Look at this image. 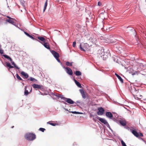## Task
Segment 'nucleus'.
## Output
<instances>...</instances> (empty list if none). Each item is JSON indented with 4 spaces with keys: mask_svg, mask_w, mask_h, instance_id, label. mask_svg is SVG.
Returning <instances> with one entry per match:
<instances>
[{
    "mask_svg": "<svg viewBox=\"0 0 146 146\" xmlns=\"http://www.w3.org/2000/svg\"><path fill=\"white\" fill-rule=\"evenodd\" d=\"M26 139L29 141H33L36 139V136L35 134L29 133H27L25 135Z\"/></svg>",
    "mask_w": 146,
    "mask_h": 146,
    "instance_id": "obj_1",
    "label": "nucleus"
},
{
    "mask_svg": "<svg viewBox=\"0 0 146 146\" xmlns=\"http://www.w3.org/2000/svg\"><path fill=\"white\" fill-rule=\"evenodd\" d=\"M80 48L81 50L84 51H89L90 50L89 45L86 43L80 44Z\"/></svg>",
    "mask_w": 146,
    "mask_h": 146,
    "instance_id": "obj_2",
    "label": "nucleus"
},
{
    "mask_svg": "<svg viewBox=\"0 0 146 146\" xmlns=\"http://www.w3.org/2000/svg\"><path fill=\"white\" fill-rule=\"evenodd\" d=\"M62 98L69 104H72L74 103V102L70 98H67L64 97H62Z\"/></svg>",
    "mask_w": 146,
    "mask_h": 146,
    "instance_id": "obj_3",
    "label": "nucleus"
},
{
    "mask_svg": "<svg viewBox=\"0 0 146 146\" xmlns=\"http://www.w3.org/2000/svg\"><path fill=\"white\" fill-rule=\"evenodd\" d=\"M64 68L66 69V73L70 75H72L73 72L72 70L69 67H64Z\"/></svg>",
    "mask_w": 146,
    "mask_h": 146,
    "instance_id": "obj_4",
    "label": "nucleus"
},
{
    "mask_svg": "<svg viewBox=\"0 0 146 146\" xmlns=\"http://www.w3.org/2000/svg\"><path fill=\"white\" fill-rule=\"evenodd\" d=\"M98 111L97 112V114L99 115H102L104 114V110L102 107H100L98 108Z\"/></svg>",
    "mask_w": 146,
    "mask_h": 146,
    "instance_id": "obj_5",
    "label": "nucleus"
},
{
    "mask_svg": "<svg viewBox=\"0 0 146 146\" xmlns=\"http://www.w3.org/2000/svg\"><path fill=\"white\" fill-rule=\"evenodd\" d=\"M50 52L55 58H58L59 57V54L58 52L53 50H50Z\"/></svg>",
    "mask_w": 146,
    "mask_h": 146,
    "instance_id": "obj_6",
    "label": "nucleus"
},
{
    "mask_svg": "<svg viewBox=\"0 0 146 146\" xmlns=\"http://www.w3.org/2000/svg\"><path fill=\"white\" fill-rule=\"evenodd\" d=\"M28 88L29 89L31 88V90L29 92L28 91V90H27V87L26 86L25 87V90L24 92V94L26 96H27L29 94L30 92H31L32 90V88L30 86L28 87Z\"/></svg>",
    "mask_w": 146,
    "mask_h": 146,
    "instance_id": "obj_7",
    "label": "nucleus"
},
{
    "mask_svg": "<svg viewBox=\"0 0 146 146\" xmlns=\"http://www.w3.org/2000/svg\"><path fill=\"white\" fill-rule=\"evenodd\" d=\"M33 88L35 89H41L42 88V86L41 85H38L36 84H34L32 85Z\"/></svg>",
    "mask_w": 146,
    "mask_h": 146,
    "instance_id": "obj_8",
    "label": "nucleus"
},
{
    "mask_svg": "<svg viewBox=\"0 0 146 146\" xmlns=\"http://www.w3.org/2000/svg\"><path fill=\"white\" fill-rule=\"evenodd\" d=\"M130 131L136 137H138L139 136V133L135 130L131 129Z\"/></svg>",
    "mask_w": 146,
    "mask_h": 146,
    "instance_id": "obj_9",
    "label": "nucleus"
},
{
    "mask_svg": "<svg viewBox=\"0 0 146 146\" xmlns=\"http://www.w3.org/2000/svg\"><path fill=\"white\" fill-rule=\"evenodd\" d=\"M121 125L123 126H125L127 124L126 121L125 119H121L119 121Z\"/></svg>",
    "mask_w": 146,
    "mask_h": 146,
    "instance_id": "obj_10",
    "label": "nucleus"
},
{
    "mask_svg": "<svg viewBox=\"0 0 146 146\" xmlns=\"http://www.w3.org/2000/svg\"><path fill=\"white\" fill-rule=\"evenodd\" d=\"M106 115L108 118L110 119H112L113 117V115L110 112H106Z\"/></svg>",
    "mask_w": 146,
    "mask_h": 146,
    "instance_id": "obj_11",
    "label": "nucleus"
},
{
    "mask_svg": "<svg viewBox=\"0 0 146 146\" xmlns=\"http://www.w3.org/2000/svg\"><path fill=\"white\" fill-rule=\"evenodd\" d=\"M99 120L102 123H104V124H108L107 121L104 119L102 118H99Z\"/></svg>",
    "mask_w": 146,
    "mask_h": 146,
    "instance_id": "obj_12",
    "label": "nucleus"
},
{
    "mask_svg": "<svg viewBox=\"0 0 146 146\" xmlns=\"http://www.w3.org/2000/svg\"><path fill=\"white\" fill-rule=\"evenodd\" d=\"M80 91L81 94L83 98L84 99H85L86 98V96L84 90L82 89H80Z\"/></svg>",
    "mask_w": 146,
    "mask_h": 146,
    "instance_id": "obj_13",
    "label": "nucleus"
},
{
    "mask_svg": "<svg viewBox=\"0 0 146 146\" xmlns=\"http://www.w3.org/2000/svg\"><path fill=\"white\" fill-rule=\"evenodd\" d=\"M44 43L42 44L47 49H50V47L49 43L47 42H45Z\"/></svg>",
    "mask_w": 146,
    "mask_h": 146,
    "instance_id": "obj_14",
    "label": "nucleus"
},
{
    "mask_svg": "<svg viewBox=\"0 0 146 146\" xmlns=\"http://www.w3.org/2000/svg\"><path fill=\"white\" fill-rule=\"evenodd\" d=\"M21 74V75L24 76L26 78H27L29 77L28 74L23 71L22 72Z\"/></svg>",
    "mask_w": 146,
    "mask_h": 146,
    "instance_id": "obj_15",
    "label": "nucleus"
},
{
    "mask_svg": "<svg viewBox=\"0 0 146 146\" xmlns=\"http://www.w3.org/2000/svg\"><path fill=\"white\" fill-rule=\"evenodd\" d=\"M13 19H7L6 20V21L11 24L14 25V22L13 21Z\"/></svg>",
    "mask_w": 146,
    "mask_h": 146,
    "instance_id": "obj_16",
    "label": "nucleus"
},
{
    "mask_svg": "<svg viewBox=\"0 0 146 146\" xmlns=\"http://www.w3.org/2000/svg\"><path fill=\"white\" fill-rule=\"evenodd\" d=\"M115 75L117 76V77L118 78V79L121 82V83H123V79L121 78L117 74L115 73Z\"/></svg>",
    "mask_w": 146,
    "mask_h": 146,
    "instance_id": "obj_17",
    "label": "nucleus"
},
{
    "mask_svg": "<svg viewBox=\"0 0 146 146\" xmlns=\"http://www.w3.org/2000/svg\"><path fill=\"white\" fill-rule=\"evenodd\" d=\"M74 80L77 86L81 88L82 86L75 79H74Z\"/></svg>",
    "mask_w": 146,
    "mask_h": 146,
    "instance_id": "obj_18",
    "label": "nucleus"
},
{
    "mask_svg": "<svg viewBox=\"0 0 146 146\" xmlns=\"http://www.w3.org/2000/svg\"><path fill=\"white\" fill-rule=\"evenodd\" d=\"M37 38L38 39L42 41L43 42H45V39L43 37L38 36Z\"/></svg>",
    "mask_w": 146,
    "mask_h": 146,
    "instance_id": "obj_19",
    "label": "nucleus"
},
{
    "mask_svg": "<svg viewBox=\"0 0 146 146\" xmlns=\"http://www.w3.org/2000/svg\"><path fill=\"white\" fill-rule=\"evenodd\" d=\"M6 66L7 67H9V68H13L14 67L12 66L9 62H6Z\"/></svg>",
    "mask_w": 146,
    "mask_h": 146,
    "instance_id": "obj_20",
    "label": "nucleus"
},
{
    "mask_svg": "<svg viewBox=\"0 0 146 146\" xmlns=\"http://www.w3.org/2000/svg\"><path fill=\"white\" fill-rule=\"evenodd\" d=\"M99 118H100L98 116L96 115H94V116L93 117V119L95 122H96V119H99Z\"/></svg>",
    "mask_w": 146,
    "mask_h": 146,
    "instance_id": "obj_21",
    "label": "nucleus"
},
{
    "mask_svg": "<svg viewBox=\"0 0 146 146\" xmlns=\"http://www.w3.org/2000/svg\"><path fill=\"white\" fill-rule=\"evenodd\" d=\"M47 1L48 0H46V1L45 3L44 6V8L43 9V12H44L45 11L46 8V7L47 5Z\"/></svg>",
    "mask_w": 146,
    "mask_h": 146,
    "instance_id": "obj_22",
    "label": "nucleus"
},
{
    "mask_svg": "<svg viewBox=\"0 0 146 146\" xmlns=\"http://www.w3.org/2000/svg\"><path fill=\"white\" fill-rule=\"evenodd\" d=\"M11 61V62L12 64L13 65L14 67L18 69H19V68L17 66H16V64H15V63H14V62L13 61H12H12Z\"/></svg>",
    "mask_w": 146,
    "mask_h": 146,
    "instance_id": "obj_23",
    "label": "nucleus"
},
{
    "mask_svg": "<svg viewBox=\"0 0 146 146\" xmlns=\"http://www.w3.org/2000/svg\"><path fill=\"white\" fill-rule=\"evenodd\" d=\"M3 56L5 58H7L10 61H12V59L8 55H3Z\"/></svg>",
    "mask_w": 146,
    "mask_h": 146,
    "instance_id": "obj_24",
    "label": "nucleus"
},
{
    "mask_svg": "<svg viewBox=\"0 0 146 146\" xmlns=\"http://www.w3.org/2000/svg\"><path fill=\"white\" fill-rule=\"evenodd\" d=\"M75 74L77 76H79L81 75V73L80 71H76L75 72Z\"/></svg>",
    "mask_w": 146,
    "mask_h": 146,
    "instance_id": "obj_25",
    "label": "nucleus"
},
{
    "mask_svg": "<svg viewBox=\"0 0 146 146\" xmlns=\"http://www.w3.org/2000/svg\"><path fill=\"white\" fill-rule=\"evenodd\" d=\"M66 64L67 66H72V63L67 61L66 62Z\"/></svg>",
    "mask_w": 146,
    "mask_h": 146,
    "instance_id": "obj_26",
    "label": "nucleus"
},
{
    "mask_svg": "<svg viewBox=\"0 0 146 146\" xmlns=\"http://www.w3.org/2000/svg\"><path fill=\"white\" fill-rule=\"evenodd\" d=\"M47 123L53 126H55L56 125H57V124L52 123L50 121H49Z\"/></svg>",
    "mask_w": 146,
    "mask_h": 146,
    "instance_id": "obj_27",
    "label": "nucleus"
},
{
    "mask_svg": "<svg viewBox=\"0 0 146 146\" xmlns=\"http://www.w3.org/2000/svg\"><path fill=\"white\" fill-rule=\"evenodd\" d=\"M28 80H30V81H36V80L34 78L31 77L30 78L28 79Z\"/></svg>",
    "mask_w": 146,
    "mask_h": 146,
    "instance_id": "obj_28",
    "label": "nucleus"
},
{
    "mask_svg": "<svg viewBox=\"0 0 146 146\" xmlns=\"http://www.w3.org/2000/svg\"><path fill=\"white\" fill-rule=\"evenodd\" d=\"M16 77L18 80H23V79L20 77L18 74H16Z\"/></svg>",
    "mask_w": 146,
    "mask_h": 146,
    "instance_id": "obj_29",
    "label": "nucleus"
},
{
    "mask_svg": "<svg viewBox=\"0 0 146 146\" xmlns=\"http://www.w3.org/2000/svg\"><path fill=\"white\" fill-rule=\"evenodd\" d=\"M97 41V40L95 38H93L92 39V42L93 43L96 44Z\"/></svg>",
    "mask_w": 146,
    "mask_h": 146,
    "instance_id": "obj_30",
    "label": "nucleus"
},
{
    "mask_svg": "<svg viewBox=\"0 0 146 146\" xmlns=\"http://www.w3.org/2000/svg\"><path fill=\"white\" fill-rule=\"evenodd\" d=\"M121 143L122 146H127L126 144L123 140L121 141Z\"/></svg>",
    "mask_w": 146,
    "mask_h": 146,
    "instance_id": "obj_31",
    "label": "nucleus"
},
{
    "mask_svg": "<svg viewBox=\"0 0 146 146\" xmlns=\"http://www.w3.org/2000/svg\"><path fill=\"white\" fill-rule=\"evenodd\" d=\"M39 130L40 131H41L42 132H44V131L45 130V129L44 128H40L39 129Z\"/></svg>",
    "mask_w": 146,
    "mask_h": 146,
    "instance_id": "obj_32",
    "label": "nucleus"
},
{
    "mask_svg": "<svg viewBox=\"0 0 146 146\" xmlns=\"http://www.w3.org/2000/svg\"><path fill=\"white\" fill-rule=\"evenodd\" d=\"M0 53L1 54H3L4 53V51L1 48H0Z\"/></svg>",
    "mask_w": 146,
    "mask_h": 146,
    "instance_id": "obj_33",
    "label": "nucleus"
},
{
    "mask_svg": "<svg viewBox=\"0 0 146 146\" xmlns=\"http://www.w3.org/2000/svg\"><path fill=\"white\" fill-rule=\"evenodd\" d=\"M71 113H73L74 114H80V113L78 112H76V111H71Z\"/></svg>",
    "mask_w": 146,
    "mask_h": 146,
    "instance_id": "obj_34",
    "label": "nucleus"
},
{
    "mask_svg": "<svg viewBox=\"0 0 146 146\" xmlns=\"http://www.w3.org/2000/svg\"><path fill=\"white\" fill-rule=\"evenodd\" d=\"M76 44V42L75 41L73 42V44H72L73 46V47H75Z\"/></svg>",
    "mask_w": 146,
    "mask_h": 146,
    "instance_id": "obj_35",
    "label": "nucleus"
},
{
    "mask_svg": "<svg viewBox=\"0 0 146 146\" xmlns=\"http://www.w3.org/2000/svg\"><path fill=\"white\" fill-rule=\"evenodd\" d=\"M24 33L26 35H27L28 37H29L30 35L29 34H28V33L26 32H24Z\"/></svg>",
    "mask_w": 146,
    "mask_h": 146,
    "instance_id": "obj_36",
    "label": "nucleus"
},
{
    "mask_svg": "<svg viewBox=\"0 0 146 146\" xmlns=\"http://www.w3.org/2000/svg\"><path fill=\"white\" fill-rule=\"evenodd\" d=\"M139 136L141 137H142L143 136V135L142 133H139Z\"/></svg>",
    "mask_w": 146,
    "mask_h": 146,
    "instance_id": "obj_37",
    "label": "nucleus"
},
{
    "mask_svg": "<svg viewBox=\"0 0 146 146\" xmlns=\"http://www.w3.org/2000/svg\"><path fill=\"white\" fill-rule=\"evenodd\" d=\"M98 5L100 6L102 5V3L100 1H99L98 3Z\"/></svg>",
    "mask_w": 146,
    "mask_h": 146,
    "instance_id": "obj_38",
    "label": "nucleus"
},
{
    "mask_svg": "<svg viewBox=\"0 0 146 146\" xmlns=\"http://www.w3.org/2000/svg\"><path fill=\"white\" fill-rule=\"evenodd\" d=\"M30 38H32V39H34V37L31 35H30V36H29Z\"/></svg>",
    "mask_w": 146,
    "mask_h": 146,
    "instance_id": "obj_39",
    "label": "nucleus"
},
{
    "mask_svg": "<svg viewBox=\"0 0 146 146\" xmlns=\"http://www.w3.org/2000/svg\"><path fill=\"white\" fill-rule=\"evenodd\" d=\"M56 59L59 62H60V61L59 59V58H56Z\"/></svg>",
    "mask_w": 146,
    "mask_h": 146,
    "instance_id": "obj_40",
    "label": "nucleus"
},
{
    "mask_svg": "<svg viewBox=\"0 0 146 146\" xmlns=\"http://www.w3.org/2000/svg\"><path fill=\"white\" fill-rule=\"evenodd\" d=\"M94 116V115H92V114H90V117H93V116Z\"/></svg>",
    "mask_w": 146,
    "mask_h": 146,
    "instance_id": "obj_41",
    "label": "nucleus"
},
{
    "mask_svg": "<svg viewBox=\"0 0 146 146\" xmlns=\"http://www.w3.org/2000/svg\"><path fill=\"white\" fill-rule=\"evenodd\" d=\"M7 18L9 19H12V18H11V17H10L9 16H7Z\"/></svg>",
    "mask_w": 146,
    "mask_h": 146,
    "instance_id": "obj_42",
    "label": "nucleus"
},
{
    "mask_svg": "<svg viewBox=\"0 0 146 146\" xmlns=\"http://www.w3.org/2000/svg\"><path fill=\"white\" fill-rule=\"evenodd\" d=\"M111 27H110L109 28V29H110L111 28Z\"/></svg>",
    "mask_w": 146,
    "mask_h": 146,
    "instance_id": "obj_43",
    "label": "nucleus"
},
{
    "mask_svg": "<svg viewBox=\"0 0 146 146\" xmlns=\"http://www.w3.org/2000/svg\"><path fill=\"white\" fill-rule=\"evenodd\" d=\"M14 127V126H13L12 127V128H13Z\"/></svg>",
    "mask_w": 146,
    "mask_h": 146,
    "instance_id": "obj_44",
    "label": "nucleus"
},
{
    "mask_svg": "<svg viewBox=\"0 0 146 146\" xmlns=\"http://www.w3.org/2000/svg\"><path fill=\"white\" fill-rule=\"evenodd\" d=\"M22 6H23L24 7V5H23V4H22Z\"/></svg>",
    "mask_w": 146,
    "mask_h": 146,
    "instance_id": "obj_45",
    "label": "nucleus"
},
{
    "mask_svg": "<svg viewBox=\"0 0 146 146\" xmlns=\"http://www.w3.org/2000/svg\"><path fill=\"white\" fill-rule=\"evenodd\" d=\"M1 47V45L0 44V48Z\"/></svg>",
    "mask_w": 146,
    "mask_h": 146,
    "instance_id": "obj_46",
    "label": "nucleus"
}]
</instances>
